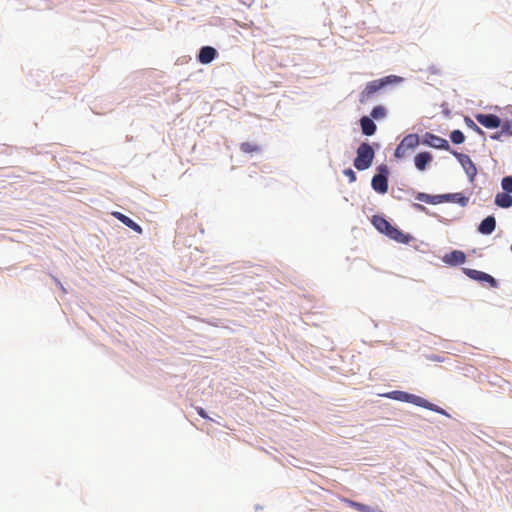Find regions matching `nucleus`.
Masks as SVG:
<instances>
[{
  "label": "nucleus",
  "instance_id": "1",
  "mask_svg": "<svg viewBox=\"0 0 512 512\" xmlns=\"http://www.w3.org/2000/svg\"><path fill=\"white\" fill-rule=\"evenodd\" d=\"M402 81L403 78L396 75H389L370 81L366 84L365 88L360 93L359 100L361 103H366L370 101L377 92L384 89L388 85H397Z\"/></svg>",
  "mask_w": 512,
  "mask_h": 512
},
{
  "label": "nucleus",
  "instance_id": "2",
  "mask_svg": "<svg viewBox=\"0 0 512 512\" xmlns=\"http://www.w3.org/2000/svg\"><path fill=\"white\" fill-rule=\"evenodd\" d=\"M386 397H388L390 399L398 400V401L413 403L417 406L424 407V408H427V409L435 411V412L443 413L442 409H440L436 405L428 402L426 399H424L420 396L414 395V394H409L407 392L392 391V392L387 393Z\"/></svg>",
  "mask_w": 512,
  "mask_h": 512
},
{
  "label": "nucleus",
  "instance_id": "3",
  "mask_svg": "<svg viewBox=\"0 0 512 512\" xmlns=\"http://www.w3.org/2000/svg\"><path fill=\"white\" fill-rule=\"evenodd\" d=\"M375 157L372 146L366 142L361 143L356 151V158L354 159V166L357 170L363 171L368 169Z\"/></svg>",
  "mask_w": 512,
  "mask_h": 512
},
{
  "label": "nucleus",
  "instance_id": "4",
  "mask_svg": "<svg viewBox=\"0 0 512 512\" xmlns=\"http://www.w3.org/2000/svg\"><path fill=\"white\" fill-rule=\"evenodd\" d=\"M419 143L420 138L418 134L406 135L395 149L394 156L396 158H404L408 156L409 153L419 145Z\"/></svg>",
  "mask_w": 512,
  "mask_h": 512
},
{
  "label": "nucleus",
  "instance_id": "5",
  "mask_svg": "<svg viewBox=\"0 0 512 512\" xmlns=\"http://www.w3.org/2000/svg\"><path fill=\"white\" fill-rule=\"evenodd\" d=\"M379 171V174L373 176L371 185L376 192L385 194L388 191V169L386 166H380Z\"/></svg>",
  "mask_w": 512,
  "mask_h": 512
},
{
  "label": "nucleus",
  "instance_id": "6",
  "mask_svg": "<svg viewBox=\"0 0 512 512\" xmlns=\"http://www.w3.org/2000/svg\"><path fill=\"white\" fill-rule=\"evenodd\" d=\"M452 153L462 165L470 181H473L477 174V169L471 158L466 154L456 151H453Z\"/></svg>",
  "mask_w": 512,
  "mask_h": 512
},
{
  "label": "nucleus",
  "instance_id": "7",
  "mask_svg": "<svg viewBox=\"0 0 512 512\" xmlns=\"http://www.w3.org/2000/svg\"><path fill=\"white\" fill-rule=\"evenodd\" d=\"M422 143L424 145H427V146H430V147H433L436 149H441V150H449L450 149L449 143L446 139L439 137L435 134L429 133V132H427L423 136Z\"/></svg>",
  "mask_w": 512,
  "mask_h": 512
},
{
  "label": "nucleus",
  "instance_id": "8",
  "mask_svg": "<svg viewBox=\"0 0 512 512\" xmlns=\"http://www.w3.org/2000/svg\"><path fill=\"white\" fill-rule=\"evenodd\" d=\"M476 120L488 129H495L500 127L501 119L494 114H477Z\"/></svg>",
  "mask_w": 512,
  "mask_h": 512
},
{
  "label": "nucleus",
  "instance_id": "9",
  "mask_svg": "<svg viewBox=\"0 0 512 512\" xmlns=\"http://www.w3.org/2000/svg\"><path fill=\"white\" fill-rule=\"evenodd\" d=\"M386 236L402 244H408L413 239V237L410 234L404 233L403 231H401L400 229L393 225L391 226V229L389 230Z\"/></svg>",
  "mask_w": 512,
  "mask_h": 512
},
{
  "label": "nucleus",
  "instance_id": "10",
  "mask_svg": "<svg viewBox=\"0 0 512 512\" xmlns=\"http://www.w3.org/2000/svg\"><path fill=\"white\" fill-rule=\"evenodd\" d=\"M216 55L217 51L215 48L211 46H204L199 52L198 60L202 64H208L215 59Z\"/></svg>",
  "mask_w": 512,
  "mask_h": 512
},
{
  "label": "nucleus",
  "instance_id": "11",
  "mask_svg": "<svg viewBox=\"0 0 512 512\" xmlns=\"http://www.w3.org/2000/svg\"><path fill=\"white\" fill-rule=\"evenodd\" d=\"M443 260L445 263L450 265H460L466 261V255L460 250H454L449 254H446Z\"/></svg>",
  "mask_w": 512,
  "mask_h": 512
},
{
  "label": "nucleus",
  "instance_id": "12",
  "mask_svg": "<svg viewBox=\"0 0 512 512\" xmlns=\"http://www.w3.org/2000/svg\"><path fill=\"white\" fill-rule=\"evenodd\" d=\"M373 226L382 234L387 235L391 229L392 224L388 222L384 217L374 215L371 220Z\"/></svg>",
  "mask_w": 512,
  "mask_h": 512
},
{
  "label": "nucleus",
  "instance_id": "13",
  "mask_svg": "<svg viewBox=\"0 0 512 512\" xmlns=\"http://www.w3.org/2000/svg\"><path fill=\"white\" fill-rule=\"evenodd\" d=\"M112 215L118 219L120 222H122L127 227L131 228L133 231H135L138 234L142 233V228L140 225H138L136 222H134L131 218L128 216L120 213V212H113Z\"/></svg>",
  "mask_w": 512,
  "mask_h": 512
},
{
  "label": "nucleus",
  "instance_id": "14",
  "mask_svg": "<svg viewBox=\"0 0 512 512\" xmlns=\"http://www.w3.org/2000/svg\"><path fill=\"white\" fill-rule=\"evenodd\" d=\"M443 197V202H453L457 203L462 207H465L469 203V198L463 195L462 193H451V194H444L441 195Z\"/></svg>",
  "mask_w": 512,
  "mask_h": 512
},
{
  "label": "nucleus",
  "instance_id": "15",
  "mask_svg": "<svg viewBox=\"0 0 512 512\" xmlns=\"http://www.w3.org/2000/svg\"><path fill=\"white\" fill-rule=\"evenodd\" d=\"M496 228V220L493 216H488L480 223L478 231L481 234L489 235L493 233Z\"/></svg>",
  "mask_w": 512,
  "mask_h": 512
},
{
  "label": "nucleus",
  "instance_id": "16",
  "mask_svg": "<svg viewBox=\"0 0 512 512\" xmlns=\"http://www.w3.org/2000/svg\"><path fill=\"white\" fill-rule=\"evenodd\" d=\"M431 161L432 155L429 152L418 153L414 158L415 166L420 171H424Z\"/></svg>",
  "mask_w": 512,
  "mask_h": 512
},
{
  "label": "nucleus",
  "instance_id": "17",
  "mask_svg": "<svg viewBox=\"0 0 512 512\" xmlns=\"http://www.w3.org/2000/svg\"><path fill=\"white\" fill-rule=\"evenodd\" d=\"M360 125L362 129V133L367 136H371L376 132V124L373 122V120L367 116H363L360 119Z\"/></svg>",
  "mask_w": 512,
  "mask_h": 512
},
{
  "label": "nucleus",
  "instance_id": "18",
  "mask_svg": "<svg viewBox=\"0 0 512 512\" xmlns=\"http://www.w3.org/2000/svg\"><path fill=\"white\" fill-rule=\"evenodd\" d=\"M495 204L501 208H510L512 206V196L509 193H498L495 196Z\"/></svg>",
  "mask_w": 512,
  "mask_h": 512
},
{
  "label": "nucleus",
  "instance_id": "19",
  "mask_svg": "<svg viewBox=\"0 0 512 512\" xmlns=\"http://www.w3.org/2000/svg\"><path fill=\"white\" fill-rule=\"evenodd\" d=\"M416 199L427 204H439L443 202V197H441V195H429L423 192H419L416 195Z\"/></svg>",
  "mask_w": 512,
  "mask_h": 512
},
{
  "label": "nucleus",
  "instance_id": "20",
  "mask_svg": "<svg viewBox=\"0 0 512 512\" xmlns=\"http://www.w3.org/2000/svg\"><path fill=\"white\" fill-rule=\"evenodd\" d=\"M467 275L475 280H483V281H486V282H489L492 284L495 283V279L491 275H489L485 272H482V271L469 269L467 271Z\"/></svg>",
  "mask_w": 512,
  "mask_h": 512
},
{
  "label": "nucleus",
  "instance_id": "21",
  "mask_svg": "<svg viewBox=\"0 0 512 512\" xmlns=\"http://www.w3.org/2000/svg\"><path fill=\"white\" fill-rule=\"evenodd\" d=\"M344 502L352 507V508H355L356 510H358L359 512H378L377 509H374L368 505H365V504H362V503H359V502H356V501H353V500H349V499H345Z\"/></svg>",
  "mask_w": 512,
  "mask_h": 512
},
{
  "label": "nucleus",
  "instance_id": "22",
  "mask_svg": "<svg viewBox=\"0 0 512 512\" xmlns=\"http://www.w3.org/2000/svg\"><path fill=\"white\" fill-rule=\"evenodd\" d=\"M240 149L244 153H254L259 151V147L256 144L250 142H243L240 145Z\"/></svg>",
  "mask_w": 512,
  "mask_h": 512
},
{
  "label": "nucleus",
  "instance_id": "23",
  "mask_svg": "<svg viewBox=\"0 0 512 512\" xmlns=\"http://www.w3.org/2000/svg\"><path fill=\"white\" fill-rule=\"evenodd\" d=\"M450 139L454 144H461L464 142L465 136L460 130H454L450 134Z\"/></svg>",
  "mask_w": 512,
  "mask_h": 512
},
{
  "label": "nucleus",
  "instance_id": "24",
  "mask_svg": "<svg viewBox=\"0 0 512 512\" xmlns=\"http://www.w3.org/2000/svg\"><path fill=\"white\" fill-rule=\"evenodd\" d=\"M386 116V109L383 106H375L371 111V117L381 119Z\"/></svg>",
  "mask_w": 512,
  "mask_h": 512
},
{
  "label": "nucleus",
  "instance_id": "25",
  "mask_svg": "<svg viewBox=\"0 0 512 512\" xmlns=\"http://www.w3.org/2000/svg\"><path fill=\"white\" fill-rule=\"evenodd\" d=\"M501 187L504 190V193H512V176L502 178Z\"/></svg>",
  "mask_w": 512,
  "mask_h": 512
},
{
  "label": "nucleus",
  "instance_id": "26",
  "mask_svg": "<svg viewBox=\"0 0 512 512\" xmlns=\"http://www.w3.org/2000/svg\"><path fill=\"white\" fill-rule=\"evenodd\" d=\"M465 123H466V125H467L469 128H471V129H472V130H474L475 132L480 133V134H481V133H483V131H482V130H481V129H480V128L475 124V122H474L471 118L466 117V118H465Z\"/></svg>",
  "mask_w": 512,
  "mask_h": 512
},
{
  "label": "nucleus",
  "instance_id": "27",
  "mask_svg": "<svg viewBox=\"0 0 512 512\" xmlns=\"http://www.w3.org/2000/svg\"><path fill=\"white\" fill-rule=\"evenodd\" d=\"M343 173L349 178L350 182H354L356 180V174L351 168L345 169Z\"/></svg>",
  "mask_w": 512,
  "mask_h": 512
},
{
  "label": "nucleus",
  "instance_id": "28",
  "mask_svg": "<svg viewBox=\"0 0 512 512\" xmlns=\"http://www.w3.org/2000/svg\"><path fill=\"white\" fill-rule=\"evenodd\" d=\"M197 410V413L204 419H209L207 413L205 412V410L202 408V407H197L196 408Z\"/></svg>",
  "mask_w": 512,
  "mask_h": 512
},
{
  "label": "nucleus",
  "instance_id": "29",
  "mask_svg": "<svg viewBox=\"0 0 512 512\" xmlns=\"http://www.w3.org/2000/svg\"><path fill=\"white\" fill-rule=\"evenodd\" d=\"M413 207L418 210V211H422V212H425L426 211V207L423 206L422 204H419V203H414L413 204Z\"/></svg>",
  "mask_w": 512,
  "mask_h": 512
}]
</instances>
